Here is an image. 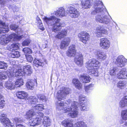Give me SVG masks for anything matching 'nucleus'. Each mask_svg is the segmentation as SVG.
Here are the masks:
<instances>
[{"instance_id": "nucleus-11", "label": "nucleus", "mask_w": 127, "mask_h": 127, "mask_svg": "<svg viewBox=\"0 0 127 127\" xmlns=\"http://www.w3.org/2000/svg\"><path fill=\"white\" fill-rule=\"evenodd\" d=\"M109 41L106 38H102L100 39L99 45L101 48L104 50L108 49L110 46Z\"/></svg>"}, {"instance_id": "nucleus-36", "label": "nucleus", "mask_w": 127, "mask_h": 127, "mask_svg": "<svg viewBox=\"0 0 127 127\" xmlns=\"http://www.w3.org/2000/svg\"><path fill=\"white\" fill-rule=\"evenodd\" d=\"M126 81H121L117 83V86L120 88L122 89L126 86Z\"/></svg>"}, {"instance_id": "nucleus-5", "label": "nucleus", "mask_w": 127, "mask_h": 127, "mask_svg": "<svg viewBox=\"0 0 127 127\" xmlns=\"http://www.w3.org/2000/svg\"><path fill=\"white\" fill-rule=\"evenodd\" d=\"M100 65V63L94 59L89 60L85 64V66L88 70L95 76L98 75L97 69L99 67Z\"/></svg>"}, {"instance_id": "nucleus-37", "label": "nucleus", "mask_w": 127, "mask_h": 127, "mask_svg": "<svg viewBox=\"0 0 127 127\" xmlns=\"http://www.w3.org/2000/svg\"><path fill=\"white\" fill-rule=\"evenodd\" d=\"M19 44L15 43L12 44L10 46V48H8L9 50L10 51L18 49L19 48Z\"/></svg>"}, {"instance_id": "nucleus-3", "label": "nucleus", "mask_w": 127, "mask_h": 127, "mask_svg": "<svg viewBox=\"0 0 127 127\" xmlns=\"http://www.w3.org/2000/svg\"><path fill=\"white\" fill-rule=\"evenodd\" d=\"M94 7L95 10L91 12V14L94 15L97 13H100L96 16L95 19L97 22L106 24L110 23L112 18L109 15H103V12L106 11V9L101 1L99 0L95 1Z\"/></svg>"}, {"instance_id": "nucleus-7", "label": "nucleus", "mask_w": 127, "mask_h": 127, "mask_svg": "<svg viewBox=\"0 0 127 127\" xmlns=\"http://www.w3.org/2000/svg\"><path fill=\"white\" fill-rule=\"evenodd\" d=\"M24 72L22 71V69H20L14 70L13 73H10L9 72H0V79H5L7 77V75L9 77L15 76L16 77L19 76L24 75Z\"/></svg>"}, {"instance_id": "nucleus-15", "label": "nucleus", "mask_w": 127, "mask_h": 127, "mask_svg": "<svg viewBox=\"0 0 127 127\" xmlns=\"http://www.w3.org/2000/svg\"><path fill=\"white\" fill-rule=\"evenodd\" d=\"M76 53L75 46L74 45H70L69 47L68 51L66 52V55L69 57L74 56Z\"/></svg>"}, {"instance_id": "nucleus-33", "label": "nucleus", "mask_w": 127, "mask_h": 127, "mask_svg": "<svg viewBox=\"0 0 127 127\" xmlns=\"http://www.w3.org/2000/svg\"><path fill=\"white\" fill-rule=\"evenodd\" d=\"M50 119L48 117H45L43 118V124L44 126L47 127L50 125Z\"/></svg>"}, {"instance_id": "nucleus-17", "label": "nucleus", "mask_w": 127, "mask_h": 127, "mask_svg": "<svg viewBox=\"0 0 127 127\" xmlns=\"http://www.w3.org/2000/svg\"><path fill=\"white\" fill-rule=\"evenodd\" d=\"M106 32V31L101 27L99 26L97 27L95 34L97 37H101L103 36L104 34Z\"/></svg>"}, {"instance_id": "nucleus-12", "label": "nucleus", "mask_w": 127, "mask_h": 127, "mask_svg": "<svg viewBox=\"0 0 127 127\" xmlns=\"http://www.w3.org/2000/svg\"><path fill=\"white\" fill-rule=\"evenodd\" d=\"M54 14L57 17H65L67 14L65 9L63 7L59 8L55 11Z\"/></svg>"}, {"instance_id": "nucleus-16", "label": "nucleus", "mask_w": 127, "mask_h": 127, "mask_svg": "<svg viewBox=\"0 0 127 127\" xmlns=\"http://www.w3.org/2000/svg\"><path fill=\"white\" fill-rule=\"evenodd\" d=\"M118 78L121 79H125L127 78V70L126 68H122L117 74Z\"/></svg>"}, {"instance_id": "nucleus-53", "label": "nucleus", "mask_w": 127, "mask_h": 127, "mask_svg": "<svg viewBox=\"0 0 127 127\" xmlns=\"http://www.w3.org/2000/svg\"><path fill=\"white\" fill-rule=\"evenodd\" d=\"M123 99L127 103V95L125 96Z\"/></svg>"}, {"instance_id": "nucleus-22", "label": "nucleus", "mask_w": 127, "mask_h": 127, "mask_svg": "<svg viewBox=\"0 0 127 127\" xmlns=\"http://www.w3.org/2000/svg\"><path fill=\"white\" fill-rule=\"evenodd\" d=\"M78 104L75 105L73 107V109H72L71 112L68 114L69 116L71 118H74L77 117L78 115V112L77 111Z\"/></svg>"}, {"instance_id": "nucleus-26", "label": "nucleus", "mask_w": 127, "mask_h": 127, "mask_svg": "<svg viewBox=\"0 0 127 127\" xmlns=\"http://www.w3.org/2000/svg\"><path fill=\"white\" fill-rule=\"evenodd\" d=\"M4 86L7 89L10 90L14 89L16 87L15 85L12 82L10 81L9 79L8 81L5 82Z\"/></svg>"}, {"instance_id": "nucleus-46", "label": "nucleus", "mask_w": 127, "mask_h": 127, "mask_svg": "<svg viewBox=\"0 0 127 127\" xmlns=\"http://www.w3.org/2000/svg\"><path fill=\"white\" fill-rule=\"evenodd\" d=\"M31 40L29 39L25 40L22 43V44L23 46H25L29 45L30 43Z\"/></svg>"}, {"instance_id": "nucleus-9", "label": "nucleus", "mask_w": 127, "mask_h": 127, "mask_svg": "<svg viewBox=\"0 0 127 127\" xmlns=\"http://www.w3.org/2000/svg\"><path fill=\"white\" fill-rule=\"evenodd\" d=\"M66 10L69 16L72 18H77L80 15L79 12L77 9L73 6L68 7Z\"/></svg>"}, {"instance_id": "nucleus-30", "label": "nucleus", "mask_w": 127, "mask_h": 127, "mask_svg": "<svg viewBox=\"0 0 127 127\" xmlns=\"http://www.w3.org/2000/svg\"><path fill=\"white\" fill-rule=\"evenodd\" d=\"M72 83L75 87L78 89H80L82 87V84L77 79H74L72 80Z\"/></svg>"}, {"instance_id": "nucleus-13", "label": "nucleus", "mask_w": 127, "mask_h": 127, "mask_svg": "<svg viewBox=\"0 0 127 127\" xmlns=\"http://www.w3.org/2000/svg\"><path fill=\"white\" fill-rule=\"evenodd\" d=\"M78 37L80 38V40L84 43L88 40L89 35V34L85 32H82L78 34Z\"/></svg>"}, {"instance_id": "nucleus-39", "label": "nucleus", "mask_w": 127, "mask_h": 127, "mask_svg": "<svg viewBox=\"0 0 127 127\" xmlns=\"http://www.w3.org/2000/svg\"><path fill=\"white\" fill-rule=\"evenodd\" d=\"M118 71V69L116 67H112L111 68L110 70L109 73L111 76H115L116 75V72Z\"/></svg>"}, {"instance_id": "nucleus-32", "label": "nucleus", "mask_w": 127, "mask_h": 127, "mask_svg": "<svg viewBox=\"0 0 127 127\" xmlns=\"http://www.w3.org/2000/svg\"><path fill=\"white\" fill-rule=\"evenodd\" d=\"M28 99L32 105L36 104L38 102L37 99L35 96H30Z\"/></svg>"}, {"instance_id": "nucleus-21", "label": "nucleus", "mask_w": 127, "mask_h": 127, "mask_svg": "<svg viewBox=\"0 0 127 127\" xmlns=\"http://www.w3.org/2000/svg\"><path fill=\"white\" fill-rule=\"evenodd\" d=\"M81 1L83 9L90 8L91 6V3L89 0H81Z\"/></svg>"}, {"instance_id": "nucleus-19", "label": "nucleus", "mask_w": 127, "mask_h": 127, "mask_svg": "<svg viewBox=\"0 0 127 127\" xmlns=\"http://www.w3.org/2000/svg\"><path fill=\"white\" fill-rule=\"evenodd\" d=\"M9 31V27L7 25H6L4 22L0 20V33H5Z\"/></svg>"}, {"instance_id": "nucleus-45", "label": "nucleus", "mask_w": 127, "mask_h": 127, "mask_svg": "<svg viewBox=\"0 0 127 127\" xmlns=\"http://www.w3.org/2000/svg\"><path fill=\"white\" fill-rule=\"evenodd\" d=\"M23 51L26 53H31L32 52L31 50L29 48L26 47L24 48L23 50Z\"/></svg>"}, {"instance_id": "nucleus-29", "label": "nucleus", "mask_w": 127, "mask_h": 127, "mask_svg": "<svg viewBox=\"0 0 127 127\" xmlns=\"http://www.w3.org/2000/svg\"><path fill=\"white\" fill-rule=\"evenodd\" d=\"M80 80L83 83H89L90 81V78L88 76L85 75H82L80 77Z\"/></svg>"}, {"instance_id": "nucleus-49", "label": "nucleus", "mask_w": 127, "mask_h": 127, "mask_svg": "<svg viewBox=\"0 0 127 127\" xmlns=\"http://www.w3.org/2000/svg\"><path fill=\"white\" fill-rule=\"evenodd\" d=\"M18 27L17 26H16L15 24H13L10 25V28L11 30H15L18 28Z\"/></svg>"}, {"instance_id": "nucleus-58", "label": "nucleus", "mask_w": 127, "mask_h": 127, "mask_svg": "<svg viewBox=\"0 0 127 127\" xmlns=\"http://www.w3.org/2000/svg\"><path fill=\"white\" fill-rule=\"evenodd\" d=\"M38 26L39 28L40 27V26H43L42 23L41 24H38Z\"/></svg>"}, {"instance_id": "nucleus-56", "label": "nucleus", "mask_w": 127, "mask_h": 127, "mask_svg": "<svg viewBox=\"0 0 127 127\" xmlns=\"http://www.w3.org/2000/svg\"><path fill=\"white\" fill-rule=\"evenodd\" d=\"M37 22V24H38H38H41L42 23V21H41V20H40V21H38Z\"/></svg>"}, {"instance_id": "nucleus-4", "label": "nucleus", "mask_w": 127, "mask_h": 127, "mask_svg": "<svg viewBox=\"0 0 127 127\" xmlns=\"http://www.w3.org/2000/svg\"><path fill=\"white\" fill-rule=\"evenodd\" d=\"M43 19L48 25L53 26V31L55 32L60 30V27H63L65 25L64 22H60L61 19L54 16L48 17H45Z\"/></svg>"}, {"instance_id": "nucleus-14", "label": "nucleus", "mask_w": 127, "mask_h": 127, "mask_svg": "<svg viewBox=\"0 0 127 127\" xmlns=\"http://www.w3.org/2000/svg\"><path fill=\"white\" fill-rule=\"evenodd\" d=\"M74 61L76 64L79 67L83 65V58L82 55L80 54L76 56L74 59Z\"/></svg>"}, {"instance_id": "nucleus-54", "label": "nucleus", "mask_w": 127, "mask_h": 127, "mask_svg": "<svg viewBox=\"0 0 127 127\" xmlns=\"http://www.w3.org/2000/svg\"><path fill=\"white\" fill-rule=\"evenodd\" d=\"M3 96L0 94V100H4Z\"/></svg>"}, {"instance_id": "nucleus-38", "label": "nucleus", "mask_w": 127, "mask_h": 127, "mask_svg": "<svg viewBox=\"0 0 127 127\" xmlns=\"http://www.w3.org/2000/svg\"><path fill=\"white\" fill-rule=\"evenodd\" d=\"M37 96L39 99L43 102H46L47 100V97L43 94H38Z\"/></svg>"}, {"instance_id": "nucleus-44", "label": "nucleus", "mask_w": 127, "mask_h": 127, "mask_svg": "<svg viewBox=\"0 0 127 127\" xmlns=\"http://www.w3.org/2000/svg\"><path fill=\"white\" fill-rule=\"evenodd\" d=\"M26 59L28 61L31 63L33 60V58L31 55H25Z\"/></svg>"}, {"instance_id": "nucleus-18", "label": "nucleus", "mask_w": 127, "mask_h": 127, "mask_svg": "<svg viewBox=\"0 0 127 127\" xmlns=\"http://www.w3.org/2000/svg\"><path fill=\"white\" fill-rule=\"evenodd\" d=\"M70 41V39L69 37H65L61 42L60 48L61 49H65L69 45Z\"/></svg>"}, {"instance_id": "nucleus-25", "label": "nucleus", "mask_w": 127, "mask_h": 127, "mask_svg": "<svg viewBox=\"0 0 127 127\" xmlns=\"http://www.w3.org/2000/svg\"><path fill=\"white\" fill-rule=\"evenodd\" d=\"M97 58L102 60H104L106 58V56L105 53L101 51H96L95 53Z\"/></svg>"}, {"instance_id": "nucleus-59", "label": "nucleus", "mask_w": 127, "mask_h": 127, "mask_svg": "<svg viewBox=\"0 0 127 127\" xmlns=\"http://www.w3.org/2000/svg\"><path fill=\"white\" fill-rule=\"evenodd\" d=\"M17 33L18 34H20V33H19V32H17Z\"/></svg>"}, {"instance_id": "nucleus-34", "label": "nucleus", "mask_w": 127, "mask_h": 127, "mask_svg": "<svg viewBox=\"0 0 127 127\" xmlns=\"http://www.w3.org/2000/svg\"><path fill=\"white\" fill-rule=\"evenodd\" d=\"M23 81L22 78L17 79L15 83V85L16 87H20L23 84Z\"/></svg>"}, {"instance_id": "nucleus-20", "label": "nucleus", "mask_w": 127, "mask_h": 127, "mask_svg": "<svg viewBox=\"0 0 127 127\" xmlns=\"http://www.w3.org/2000/svg\"><path fill=\"white\" fill-rule=\"evenodd\" d=\"M67 32L68 30L67 29H63L58 32L55 37L56 38L61 39L67 35Z\"/></svg>"}, {"instance_id": "nucleus-10", "label": "nucleus", "mask_w": 127, "mask_h": 127, "mask_svg": "<svg viewBox=\"0 0 127 127\" xmlns=\"http://www.w3.org/2000/svg\"><path fill=\"white\" fill-rule=\"evenodd\" d=\"M115 63L119 67H124L127 63V59L123 56H120L116 59Z\"/></svg>"}, {"instance_id": "nucleus-47", "label": "nucleus", "mask_w": 127, "mask_h": 127, "mask_svg": "<svg viewBox=\"0 0 127 127\" xmlns=\"http://www.w3.org/2000/svg\"><path fill=\"white\" fill-rule=\"evenodd\" d=\"M5 101L4 100H0V108H3L5 105Z\"/></svg>"}, {"instance_id": "nucleus-1", "label": "nucleus", "mask_w": 127, "mask_h": 127, "mask_svg": "<svg viewBox=\"0 0 127 127\" xmlns=\"http://www.w3.org/2000/svg\"><path fill=\"white\" fill-rule=\"evenodd\" d=\"M69 90L68 88L63 87L58 92L57 97L59 101L56 103L57 110H62L64 113H68L73 109L75 105L78 104L77 102L73 101L72 102L70 99L63 101H60L65 98L66 95L69 93Z\"/></svg>"}, {"instance_id": "nucleus-52", "label": "nucleus", "mask_w": 127, "mask_h": 127, "mask_svg": "<svg viewBox=\"0 0 127 127\" xmlns=\"http://www.w3.org/2000/svg\"><path fill=\"white\" fill-rule=\"evenodd\" d=\"M39 28L40 30H42V31H43L44 29V28L43 27V26H40V27H39Z\"/></svg>"}, {"instance_id": "nucleus-42", "label": "nucleus", "mask_w": 127, "mask_h": 127, "mask_svg": "<svg viewBox=\"0 0 127 127\" xmlns=\"http://www.w3.org/2000/svg\"><path fill=\"white\" fill-rule=\"evenodd\" d=\"M7 66L8 65L6 63L0 61V69H6Z\"/></svg>"}, {"instance_id": "nucleus-57", "label": "nucleus", "mask_w": 127, "mask_h": 127, "mask_svg": "<svg viewBox=\"0 0 127 127\" xmlns=\"http://www.w3.org/2000/svg\"><path fill=\"white\" fill-rule=\"evenodd\" d=\"M46 44H44L43 45V48H45L46 47Z\"/></svg>"}, {"instance_id": "nucleus-35", "label": "nucleus", "mask_w": 127, "mask_h": 127, "mask_svg": "<svg viewBox=\"0 0 127 127\" xmlns=\"http://www.w3.org/2000/svg\"><path fill=\"white\" fill-rule=\"evenodd\" d=\"M79 104H84V103L85 102L87 103V101L86 97L84 95H80L79 97Z\"/></svg>"}, {"instance_id": "nucleus-27", "label": "nucleus", "mask_w": 127, "mask_h": 127, "mask_svg": "<svg viewBox=\"0 0 127 127\" xmlns=\"http://www.w3.org/2000/svg\"><path fill=\"white\" fill-rule=\"evenodd\" d=\"M22 69V71L24 72V75L25 74L28 75L31 74L32 72V70L31 68V66L30 65H27L24 66Z\"/></svg>"}, {"instance_id": "nucleus-41", "label": "nucleus", "mask_w": 127, "mask_h": 127, "mask_svg": "<svg viewBox=\"0 0 127 127\" xmlns=\"http://www.w3.org/2000/svg\"><path fill=\"white\" fill-rule=\"evenodd\" d=\"M121 116L123 120H127V110H123L122 112Z\"/></svg>"}, {"instance_id": "nucleus-43", "label": "nucleus", "mask_w": 127, "mask_h": 127, "mask_svg": "<svg viewBox=\"0 0 127 127\" xmlns=\"http://www.w3.org/2000/svg\"><path fill=\"white\" fill-rule=\"evenodd\" d=\"M127 106V103L124 99H122L120 102V106L121 108H123Z\"/></svg>"}, {"instance_id": "nucleus-55", "label": "nucleus", "mask_w": 127, "mask_h": 127, "mask_svg": "<svg viewBox=\"0 0 127 127\" xmlns=\"http://www.w3.org/2000/svg\"><path fill=\"white\" fill-rule=\"evenodd\" d=\"M36 21L37 22L38 21H40V20H41L40 19V18L38 16H37L36 17Z\"/></svg>"}, {"instance_id": "nucleus-6", "label": "nucleus", "mask_w": 127, "mask_h": 127, "mask_svg": "<svg viewBox=\"0 0 127 127\" xmlns=\"http://www.w3.org/2000/svg\"><path fill=\"white\" fill-rule=\"evenodd\" d=\"M23 35L19 36L13 33L8 37H6L4 35L1 36L0 39V43L2 45H5L11 41H16L19 40L23 37Z\"/></svg>"}, {"instance_id": "nucleus-23", "label": "nucleus", "mask_w": 127, "mask_h": 127, "mask_svg": "<svg viewBox=\"0 0 127 127\" xmlns=\"http://www.w3.org/2000/svg\"><path fill=\"white\" fill-rule=\"evenodd\" d=\"M33 63L37 67L39 66H43L45 64H47L46 60L43 58H42V59H39L38 60L35 59L33 61Z\"/></svg>"}, {"instance_id": "nucleus-51", "label": "nucleus", "mask_w": 127, "mask_h": 127, "mask_svg": "<svg viewBox=\"0 0 127 127\" xmlns=\"http://www.w3.org/2000/svg\"><path fill=\"white\" fill-rule=\"evenodd\" d=\"M91 87V85H89L86 86L85 87V91L87 92H88V91L89 89Z\"/></svg>"}, {"instance_id": "nucleus-2", "label": "nucleus", "mask_w": 127, "mask_h": 127, "mask_svg": "<svg viewBox=\"0 0 127 127\" xmlns=\"http://www.w3.org/2000/svg\"><path fill=\"white\" fill-rule=\"evenodd\" d=\"M44 109V106L38 104L32 107V109L27 112L26 117L27 119L32 118L29 120V124L31 126H34L41 124L42 122L43 114L41 112H37L35 113V110H42Z\"/></svg>"}, {"instance_id": "nucleus-28", "label": "nucleus", "mask_w": 127, "mask_h": 127, "mask_svg": "<svg viewBox=\"0 0 127 127\" xmlns=\"http://www.w3.org/2000/svg\"><path fill=\"white\" fill-rule=\"evenodd\" d=\"M36 83L34 81L29 80L26 83V86L28 89L32 90L34 89L35 83Z\"/></svg>"}, {"instance_id": "nucleus-40", "label": "nucleus", "mask_w": 127, "mask_h": 127, "mask_svg": "<svg viewBox=\"0 0 127 127\" xmlns=\"http://www.w3.org/2000/svg\"><path fill=\"white\" fill-rule=\"evenodd\" d=\"M20 56L19 52L15 50L12 51L11 55V57L12 58L19 57Z\"/></svg>"}, {"instance_id": "nucleus-50", "label": "nucleus", "mask_w": 127, "mask_h": 127, "mask_svg": "<svg viewBox=\"0 0 127 127\" xmlns=\"http://www.w3.org/2000/svg\"><path fill=\"white\" fill-rule=\"evenodd\" d=\"M2 118L0 119L1 122V123H2V124L3 125L4 127H5V126H4V124H3V122H2V120H3V119H7V118H5V116L6 115L4 114H2L1 115Z\"/></svg>"}, {"instance_id": "nucleus-60", "label": "nucleus", "mask_w": 127, "mask_h": 127, "mask_svg": "<svg viewBox=\"0 0 127 127\" xmlns=\"http://www.w3.org/2000/svg\"><path fill=\"white\" fill-rule=\"evenodd\" d=\"M126 125L127 126V123H126Z\"/></svg>"}, {"instance_id": "nucleus-31", "label": "nucleus", "mask_w": 127, "mask_h": 127, "mask_svg": "<svg viewBox=\"0 0 127 127\" xmlns=\"http://www.w3.org/2000/svg\"><path fill=\"white\" fill-rule=\"evenodd\" d=\"M87 105V103H84V104H79L78 103V105L79 107L80 108L81 110L82 111H85L88 110V108L86 106Z\"/></svg>"}, {"instance_id": "nucleus-48", "label": "nucleus", "mask_w": 127, "mask_h": 127, "mask_svg": "<svg viewBox=\"0 0 127 127\" xmlns=\"http://www.w3.org/2000/svg\"><path fill=\"white\" fill-rule=\"evenodd\" d=\"M14 120L16 124V125L18 124V123H21L23 122L21 118L17 117L15 118Z\"/></svg>"}, {"instance_id": "nucleus-8", "label": "nucleus", "mask_w": 127, "mask_h": 127, "mask_svg": "<svg viewBox=\"0 0 127 127\" xmlns=\"http://www.w3.org/2000/svg\"><path fill=\"white\" fill-rule=\"evenodd\" d=\"M62 124L65 127H87L86 123L83 121L78 122L73 125L72 121L68 119L63 121Z\"/></svg>"}, {"instance_id": "nucleus-24", "label": "nucleus", "mask_w": 127, "mask_h": 127, "mask_svg": "<svg viewBox=\"0 0 127 127\" xmlns=\"http://www.w3.org/2000/svg\"><path fill=\"white\" fill-rule=\"evenodd\" d=\"M16 95L18 98L20 99H26L28 97L27 93L24 91H19L16 94Z\"/></svg>"}]
</instances>
